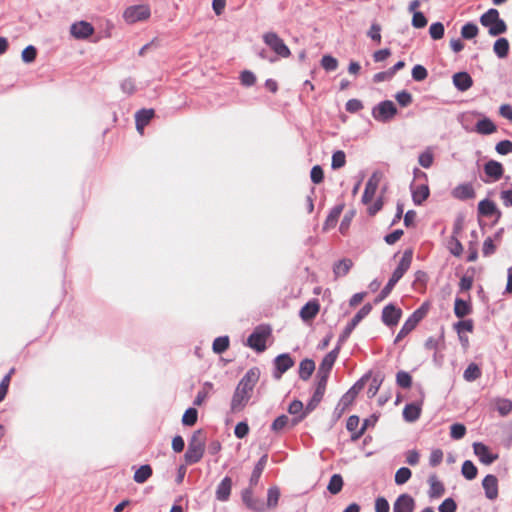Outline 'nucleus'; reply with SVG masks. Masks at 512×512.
Here are the masks:
<instances>
[{
  "mask_svg": "<svg viewBox=\"0 0 512 512\" xmlns=\"http://www.w3.org/2000/svg\"><path fill=\"white\" fill-rule=\"evenodd\" d=\"M412 257H413V251L411 249H407L404 251L397 267L394 269L390 279L386 283V285L383 287V289L380 291L378 296L375 299V302H381L384 299H386L397 282L404 276V274L407 272V270L410 268L412 263Z\"/></svg>",
  "mask_w": 512,
  "mask_h": 512,
  "instance_id": "nucleus-1",
  "label": "nucleus"
},
{
  "mask_svg": "<svg viewBox=\"0 0 512 512\" xmlns=\"http://www.w3.org/2000/svg\"><path fill=\"white\" fill-rule=\"evenodd\" d=\"M206 436L202 429L193 432L188 442L187 450L184 454L186 465L198 463L205 452Z\"/></svg>",
  "mask_w": 512,
  "mask_h": 512,
  "instance_id": "nucleus-2",
  "label": "nucleus"
},
{
  "mask_svg": "<svg viewBox=\"0 0 512 512\" xmlns=\"http://www.w3.org/2000/svg\"><path fill=\"white\" fill-rule=\"evenodd\" d=\"M367 378L368 375H364L345 394L342 395L333 412L336 419H339L345 410L354 402L358 393L363 389Z\"/></svg>",
  "mask_w": 512,
  "mask_h": 512,
  "instance_id": "nucleus-3",
  "label": "nucleus"
},
{
  "mask_svg": "<svg viewBox=\"0 0 512 512\" xmlns=\"http://www.w3.org/2000/svg\"><path fill=\"white\" fill-rule=\"evenodd\" d=\"M271 334L269 325H259L247 338V346L257 352H263L266 349V340Z\"/></svg>",
  "mask_w": 512,
  "mask_h": 512,
  "instance_id": "nucleus-4",
  "label": "nucleus"
},
{
  "mask_svg": "<svg viewBox=\"0 0 512 512\" xmlns=\"http://www.w3.org/2000/svg\"><path fill=\"white\" fill-rule=\"evenodd\" d=\"M397 112V107L393 101L384 100L373 107L372 117L378 122L388 123L396 116Z\"/></svg>",
  "mask_w": 512,
  "mask_h": 512,
  "instance_id": "nucleus-5",
  "label": "nucleus"
},
{
  "mask_svg": "<svg viewBox=\"0 0 512 512\" xmlns=\"http://www.w3.org/2000/svg\"><path fill=\"white\" fill-rule=\"evenodd\" d=\"M263 41L279 57L287 58L291 55L288 46L275 32L265 33L263 35Z\"/></svg>",
  "mask_w": 512,
  "mask_h": 512,
  "instance_id": "nucleus-6",
  "label": "nucleus"
},
{
  "mask_svg": "<svg viewBox=\"0 0 512 512\" xmlns=\"http://www.w3.org/2000/svg\"><path fill=\"white\" fill-rule=\"evenodd\" d=\"M372 305L366 303L363 307L353 316L350 322L345 326L339 336V344H343L350 336L356 326L371 312Z\"/></svg>",
  "mask_w": 512,
  "mask_h": 512,
  "instance_id": "nucleus-7",
  "label": "nucleus"
},
{
  "mask_svg": "<svg viewBox=\"0 0 512 512\" xmlns=\"http://www.w3.org/2000/svg\"><path fill=\"white\" fill-rule=\"evenodd\" d=\"M252 390L238 383L231 400V411H241L249 402L252 396Z\"/></svg>",
  "mask_w": 512,
  "mask_h": 512,
  "instance_id": "nucleus-8",
  "label": "nucleus"
},
{
  "mask_svg": "<svg viewBox=\"0 0 512 512\" xmlns=\"http://www.w3.org/2000/svg\"><path fill=\"white\" fill-rule=\"evenodd\" d=\"M150 16V8L146 5H134L125 9L123 18L129 24L143 21Z\"/></svg>",
  "mask_w": 512,
  "mask_h": 512,
  "instance_id": "nucleus-9",
  "label": "nucleus"
},
{
  "mask_svg": "<svg viewBox=\"0 0 512 512\" xmlns=\"http://www.w3.org/2000/svg\"><path fill=\"white\" fill-rule=\"evenodd\" d=\"M295 364L294 359L289 353H282L275 357L273 360L274 370L273 378L276 380L281 379L282 375L287 372Z\"/></svg>",
  "mask_w": 512,
  "mask_h": 512,
  "instance_id": "nucleus-10",
  "label": "nucleus"
},
{
  "mask_svg": "<svg viewBox=\"0 0 512 512\" xmlns=\"http://www.w3.org/2000/svg\"><path fill=\"white\" fill-rule=\"evenodd\" d=\"M401 316L402 310L393 303H389L382 310L381 320L386 326L393 327L398 324Z\"/></svg>",
  "mask_w": 512,
  "mask_h": 512,
  "instance_id": "nucleus-11",
  "label": "nucleus"
},
{
  "mask_svg": "<svg viewBox=\"0 0 512 512\" xmlns=\"http://www.w3.org/2000/svg\"><path fill=\"white\" fill-rule=\"evenodd\" d=\"M241 498L248 509L254 512H264L265 503L261 499L253 496L251 486L242 491Z\"/></svg>",
  "mask_w": 512,
  "mask_h": 512,
  "instance_id": "nucleus-12",
  "label": "nucleus"
},
{
  "mask_svg": "<svg viewBox=\"0 0 512 512\" xmlns=\"http://www.w3.org/2000/svg\"><path fill=\"white\" fill-rule=\"evenodd\" d=\"M288 412L294 417L291 419V427H295L310 413H306V406L300 400H293L288 407Z\"/></svg>",
  "mask_w": 512,
  "mask_h": 512,
  "instance_id": "nucleus-13",
  "label": "nucleus"
},
{
  "mask_svg": "<svg viewBox=\"0 0 512 512\" xmlns=\"http://www.w3.org/2000/svg\"><path fill=\"white\" fill-rule=\"evenodd\" d=\"M326 386H327V383L315 380V390H314L312 397L306 404V413L313 412L316 409V407L319 405V403L322 401L323 396L326 391Z\"/></svg>",
  "mask_w": 512,
  "mask_h": 512,
  "instance_id": "nucleus-14",
  "label": "nucleus"
},
{
  "mask_svg": "<svg viewBox=\"0 0 512 512\" xmlns=\"http://www.w3.org/2000/svg\"><path fill=\"white\" fill-rule=\"evenodd\" d=\"M478 214L484 217L495 216V222L499 221L502 216L501 211L498 209L496 204L489 199L481 200L478 203Z\"/></svg>",
  "mask_w": 512,
  "mask_h": 512,
  "instance_id": "nucleus-15",
  "label": "nucleus"
},
{
  "mask_svg": "<svg viewBox=\"0 0 512 512\" xmlns=\"http://www.w3.org/2000/svg\"><path fill=\"white\" fill-rule=\"evenodd\" d=\"M70 33L76 39H86L94 33V27L89 22L79 21L71 25Z\"/></svg>",
  "mask_w": 512,
  "mask_h": 512,
  "instance_id": "nucleus-16",
  "label": "nucleus"
},
{
  "mask_svg": "<svg viewBox=\"0 0 512 512\" xmlns=\"http://www.w3.org/2000/svg\"><path fill=\"white\" fill-rule=\"evenodd\" d=\"M380 178V175L377 172H374L368 179L362 195V202L364 204H368L373 200L380 183Z\"/></svg>",
  "mask_w": 512,
  "mask_h": 512,
  "instance_id": "nucleus-17",
  "label": "nucleus"
},
{
  "mask_svg": "<svg viewBox=\"0 0 512 512\" xmlns=\"http://www.w3.org/2000/svg\"><path fill=\"white\" fill-rule=\"evenodd\" d=\"M415 509V500L407 493L398 496L393 504V512H413Z\"/></svg>",
  "mask_w": 512,
  "mask_h": 512,
  "instance_id": "nucleus-18",
  "label": "nucleus"
},
{
  "mask_svg": "<svg viewBox=\"0 0 512 512\" xmlns=\"http://www.w3.org/2000/svg\"><path fill=\"white\" fill-rule=\"evenodd\" d=\"M473 450L475 455L485 465L492 464L498 458L497 454H492L489 448L481 442H475L473 444Z\"/></svg>",
  "mask_w": 512,
  "mask_h": 512,
  "instance_id": "nucleus-19",
  "label": "nucleus"
},
{
  "mask_svg": "<svg viewBox=\"0 0 512 512\" xmlns=\"http://www.w3.org/2000/svg\"><path fill=\"white\" fill-rule=\"evenodd\" d=\"M482 487L487 499L495 500L498 497V479L495 475H486L482 480Z\"/></svg>",
  "mask_w": 512,
  "mask_h": 512,
  "instance_id": "nucleus-20",
  "label": "nucleus"
},
{
  "mask_svg": "<svg viewBox=\"0 0 512 512\" xmlns=\"http://www.w3.org/2000/svg\"><path fill=\"white\" fill-rule=\"evenodd\" d=\"M422 401L420 402H412L405 405L403 409V418L408 423H413L417 421L421 416L422 411Z\"/></svg>",
  "mask_w": 512,
  "mask_h": 512,
  "instance_id": "nucleus-21",
  "label": "nucleus"
},
{
  "mask_svg": "<svg viewBox=\"0 0 512 512\" xmlns=\"http://www.w3.org/2000/svg\"><path fill=\"white\" fill-rule=\"evenodd\" d=\"M232 489V479L229 476L224 477L218 484L215 497L218 501L226 502L229 500Z\"/></svg>",
  "mask_w": 512,
  "mask_h": 512,
  "instance_id": "nucleus-22",
  "label": "nucleus"
},
{
  "mask_svg": "<svg viewBox=\"0 0 512 512\" xmlns=\"http://www.w3.org/2000/svg\"><path fill=\"white\" fill-rule=\"evenodd\" d=\"M452 196L458 200H468L475 197V190L471 183H462L457 185L451 192Z\"/></svg>",
  "mask_w": 512,
  "mask_h": 512,
  "instance_id": "nucleus-23",
  "label": "nucleus"
},
{
  "mask_svg": "<svg viewBox=\"0 0 512 512\" xmlns=\"http://www.w3.org/2000/svg\"><path fill=\"white\" fill-rule=\"evenodd\" d=\"M484 172L493 181H498L504 174V168L500 162L489 160L484 164Z\"/></svg>",
  "mask_w": 512,
  "mask_h": 512,
  "instance_id": "nucleus-24",
  "label": "nucleus"
},
{
  "mask_svg": "<svg viewBox=\"0 0 512 512\" xmlns=\"http://www.w3.org/2000/svg\"><path fill=\"white\" fill-rule=\"evenodd\" d=\"M454 86L461 92L467 91L473 85V79L467 72H457L452 77Z\"/></svg>",
  "mask_w": 512,
  "mask_h": 512,
  "instance_id": "nucleus-25",
  "label": "nucleus"
},
{
  "mask_svg": "<svg viewBox=\"0 0 512 512\" xmlns=\"http://www.w3.org/2000/svg\"><path fill=\"white\" fill-rule=\"evenodd\" d=\"M410 188L412 200L415 205H421L429 197L430 191L427 184H420L417 186L411 184Z\"/></svg>",
  "mask_w": 512,
  "mask_h": 512,
  "instance_id": "nucleus-26",
  "label": "nucleus"
},
{
  "mask_svg": "<svg viewBox=\"0 0 512 512\" xmlns=\"http://www.w3.org/2000/svg\"><path fill=\"white\" fill-rule=\"evenodd\" d=\"M334 364L335 362L333 360H329L327 357L324 356L318 367L315 380L328 383V378Z\"/></svg>",
  "mask_w": 512,
  "mask_h": 512,
  "instance_id": "nucleus-27",
  "label": "nucleus"
},
{
  "mask_svg": "<svg viewBox=\"0 0 512 512\" xmlns=\"http://www.w3.org/2000/svg\"><path fill=\"white\" fill-rule=\"evenodd\" d=\"M320 309L318 300L314 299L307 302L300 310V317L304 321H309L316 317Z\"/></svg>",
  "mask_w": 512,
  "mask_h": 512,
  "instance_id": "nucleus-28",
  "label": "nucleus"
},
{
  "mask_svg": "<svg viewBox=\"0 0 512 512\" xmlns=\"http://www.w3.org/2000/svg\"><path fill=\"white\" fill-rule=\"evenodd\" d=\"M260 378V370L257 367L250 368L244 376L240 379L239 383L253 391L255 385Z\"/></svg>",
  "mask_w": 512,
  "mask_h": 512,
  "instance_id": "nucleus-29",
  "label": "nucleus"
},
{
  "mask_svg": "<svg viewBox=\"0 0 512 512\" xmlns=\"http://www.w3.org/2000/svg\"><path fill=\"white\" fill-rule=\"evenodd\" d=\"M267 460L268 455L264 454L260 457L256 465L254 466V469L249 479V484L251 487L256 486L258 484L261 474L267 464Z\"/></svg>",
  "mask_w": 512,
  "mask_h": 512,
  "instance_id": "nucleus-30",
  "label": "nucleus"
},
{
  "mask_svg": "<svg viewBox=\"0 0 512 512\" xmlns=\"http://www.w3.org/2000/svg\"><path fill=\"white\" fill-rule=\"evenodd\" d=\"M472 312V306L468 300L456 298L454 302V314L457 318L462 319Z\"/></svg>",
  "mask_w": 512,
  "mask_h": 512,
  "instance_id": "nucleus-31",
  "label": "nucleus"
},
{
  "mask_svg": "<svg viewBox=\"0 0 512 512\" xmlns=\"http://www.w3.org/2000/svg\"><path fill=\"white\" fill-rule=\"evenodd\" d=\"M353 266V261L349 258H343L333 265V273L335 278L346 276Z\"/></svg>",
  "mask_w": 512,
  "mask_h": 512,
  "instance_id": "nucleus-32",
  "label": "nucleus"
},
{
  "mask_svg": "<svg viewBox=\"0 0 512 512\" xmlns=\"http://www.w3.org/2000/svg\"><path fill=\"white\" fill-rule=\"evenodd\" d=\"M428 483L430 485L429 489V497L430 498H439L445 492V487L441 481L438 480L435 474H432L428 478Z\"/></svg>",
  "mask_w": 512,
  "mask_h": 512,
  "instance_id": "nucleus-33",
  "label": "nucleus"
},
{
  "mask_svg": "<svg viewBox=\"0 0 512 512\" xmlns=\"http://www.w3.org/2000/svg\"><path fill=\"white\" fill-rule=\"evenodd\" d=\"M315 370V362L312 359L305 358L299 364V378L307 381Z\"/></svg>",
  "mask_w": 512,
  "mask_h": 512,
  "instance_id": "nucleus-34",
  "label": "nucleus"
},
{
  "mask_svg": "<svg viewBox=\"0 0 512 512\" xmlns=\"http://www.w3.org/2000/svg\"><path fill=\"white\" fill-rule=\"evenodd\" d=\"M343 208H344V204H339V205L334 206L330 210V212L325 220V223L323 225L324 230H328L336 225L338 218L343 211Z\"/></svg>",
  "mask_w": 512,
  "mask_h": 512,
  "instance_id": "nucleus-35",
  "label": "nucleus"
},
{
  "mask_svg": "<svg viewBox=\"0 0 512 512\" xmlns=\"http://www.w3.org/2000/svg\"><path fill=\"white\" fill-rule=\"evenodd\" d=\"M496 130V125L487 117L479 120L475 127V131L481 135H490Z\"/></svg>",
  "mask_w": 512,
  "mask_h": 512,
  "instance_id": "nucleus-36",
  "label": "nucleus"
},
{
  "mask_svg": "<svg viewBox=\"0 0 512 512\" xmlns=\"http://www.w3.org/2000/svg\"><path fill=\"white\" fill-rule=\"evenodd\" d=\"M286 428H292L291 427V419L285 414H282L278 416L271 424V431L274 433H280Z\"/></svg>",
  "mask_w": 512,
  "mask_h": 512,
  "instance_id": "nucleus-37",
  "label": "nucleus"
},
{
  "mask_svg": "<svg viewBox=\"0 0 512 512\" xmlns=\"http://www.w3.org/2000/svg\"><path fill=\"white\" fill-rule=\"evenodd\" d=\"M152 468L148 464L141 465L134 473L133 479L136 483L146 482L152 475Z\"/></svg>",
  "mask_w": 512,
  "mask_h": 512,
  "instance_id": "nucleus-38",
  "label": "nucleus"
},
{
  "mask_svg": "<svg viewBox=\"0 0 512 512\" xmlns=\"http://www.w3.org/2000/svg\"><path fill=\"white\" fill-rule=\"evenodd\" d=\"M500 15L497 9L490 8L480 16V23L484 27H490L499 19Z\"/></svg>",
  "mask_w": 512,
  "mask_h": 512,
  "instance_id": "nucleus-39",
  "label": "nucleus"
},
{
  "mask_svg": "<svg viewBox=\"0 0 512 512\" xmlns=\"http://www.w3.org/2000/svg\"><path fill=\"white\" fill-rule=\"evenodd\" d=\"M494 53L499 58H505L507 57L509 53V42L506 38H498L493 46Z\"/></svg>",
  "mask_w": 512,
  "mask_h": 512,
  "instance_id": "nucleus-40",
  "label": "nucleus"
},
{
  "mask_svg": "<svg viewBox=\"0 0 512 512\" xmlns=\"http://www.w3.org/2000/svg\"><path fill=\"white\" fill-rule=\"evenodd\" d=\"M481 375H482V371L479 368V366L475 363H470L463 373V378L467 382H473V381L477 380L478 378H480Z\"/></svg>",
  "mask_w": 512,
  "mask_h": 512,
  "instance_id": "nucleus-41",
  "label": "nucleus"
},
{
  "mask_svg": "<svg viewBox=\"0 0 512 512\" xmlns=\"http://www.w3.org/2000/svg\"><path fill=\"white\" fill-rule=\"evenodd\" d=\"M343 478L340 474H333L329 480L327 490L333 494H338L343 488Z\"/></svg>",
  "mask_w": 512,
  "mask_h": 512,
  "instance_id": "nucleus-42",
  "label": "nucleus"
},
{
  "mask_svg": "<svg viewBox=\"0 0 512 512\" xmlns=\"http://www.w3.org/2000/svg\"><path fill=\"white\" fill-rule=\"evenodd\" d=\"M377 421H378V417L376 415H372L369 418H366L363 421L362 427L357 432H354L353 434H351V440L357 441L364 434V432L369 427H373Z\"/></svg>",
  "mask_w": 512,
  "mask_h": 512,
  "instance_id": "nucleus-43",
  "label": "nucleus"
},
{
  "mask_svg": "<svg viewBox=\"0 0 512 512\" xmlns=\"http://www.w3.org/2000/svg\"><path fill=\"white\" fill-rule=\"evenodd\" d=\"M429 310V304L423 303L418 309H416L409 317L408 320L413 323L416 327L418 323L427 315Z\"/></svg>",
  "mask_w": 512,
  "mask_h": 512,
  "instance_id": "nucleus-44",
  "label": "nucleus"
},
{
  "mask_svg": "<svg viewBox=\"0 0 512 512\" xmlns=\"http://www.w3.org/2000/svg\"><path fill=\"white\" fill-rule=\"evenodd\" d=\"M429 310V304L423 303L418 309H416L409 317L408 320L413 323L416 327L418 323L427 315Z\"/></svg>",
  "mask_w": 512,
  "mask_h": 512,
  "instance_id": "nucleus-45",
  "label": "nucleus"
},
{
  "mask_svg": "<svg viewBox=\"0 0 512 512\" xmlns=\"http://www.w3.org/2000/svg\"><path fill=\"white\" fill-rule=\"evenodd\" d=\"M478 32V26L473 22H468L461 28V37L466 40H471L478 35Z\"/></svg>",
  "mask_w": 512,
  "mask_h": 512,
  "instance_id": "nucleus-46",
  "label": "nucleus"
},
{
  "mask_svg": "<svg viewBox=\"0 0 512 512\" xmlns=\"http://www.w3.org/2000/svg\"><path fill=\"white\" fill-rule=\"evenodd\" d=\"M229 337L228 336H220L214 339L212 349L216 354H222L229 348Z\"/></svg>",
  "mask_w": 512,
  "mask_h": 512,
  "instance_id": "nucleus-47",
  "label": "nucleus"
},
{
  "mask_svg": "<svg viewBox=\"0 0 512 512\" xmlns=\"http://www.w3.org/2000/svg\"><path fill=\"white\" fill-rule=\"evenodd\" d=\"M461 472H462V475L467 480H473L477 476L478 469L472 461L466 460L462 464Z\"/></svg>",
  "mask_w": 512,
  "mask_h": 512,
  "instance_id": "nucleus-48",
  "label": "nucleus"
},
{
  "mask_svg": "<svg viewBox=\"0 0 512 512\" xmlns=\"http://www.w3.org/2000/svg\"><path fill=\"white\" fill-rule=\"evenodd\" d=\"M279 498H280L279 488L276 486L270 487L267 491V502H266L265 506H267L268 508L277 507Z\"/></svg>",
  "mask_w": 512,
  "mask_h": 512,
  "instance_id": "nucleus-49",
  "label": "nucleus"
},
{
  "mask_svg": "<svg viewBox=\"0 0 512 512\" xmlns=\"http://www.w3.org/2000/svg\"><path fill=\"white\" fill-rule=\"evenodd\" d=\"M396 384L403 389H408L412 386V376L401 370L396 374Z\"/></svg>",
  "mask_w": 512,
  "mask_h": 512,
  "instance_id": "nucleus-50",
  "label": "nucleus"
},
{
  "mask_svg": "<svg viewBox=\"0 0 512 512\" xmlns=\"http://www.w3.org/2000/svg\"><path fill=\"white\" fill-rule=\"evenodd\" d=\"M412 472L407 467H401L399 468L395 473V483L397 485H403L411 478Z\"/></svg>",
  "mask_w": 512,
  "mask_h": 512,
  "instance_id": "nucleus-51",
  "label": "nucleus"
},
{
  "mask_svg": "<svg viewBox=\"0 0 512 512\" xmlns=\"http://www.w3.org/2000/svg\"><path fill=\"white\" fill-rule=\"evenodd\" d=\"M198 419V411L197 409L190 407L188 408L182 417V423L185 426H193Z\"/></svg>",
  "mask_w": 512,
  "mask_h": 512,
  "instance_id": "nucleus-52",
  "label": "nucleus"
},
{
  "mask_svg": "<svg viewBox=\"0 0 512 512\" xmlns=\"http://www.w3.org/2000/svg\"><path fill=\"white\" fill-rule=\"evenodd\" d=\"M507 31V25L503 19H499L490 27L488 33L490 36H499Z\"/></svg>",
  "mask_w": 512,
  "mask_h": 512,
  "instance_id": "nucleus-53",
  "label": "nucleus"
},
{
  "mask_svg": "<svg viewBox=\"0 0 512 512\" xmlns=\"http://www.w3.org/2000/svg\"><path fill=\"white\" fill-rule=\"evenodd\" d=\"M321 66L327 72L335 71L338 68V60L331 55H324L321 59Z\"/></svg>",
  "mask_w": 512,
  "mask_h": 512,
  "instance_id": "nucleus-54",
  "label": "nucleus"
},
{
  "mask_svg": "<svg viewBox=\"0 0 512 512\" xmlns=\"http://www.w3.org/2000/svg\"><path fill=\"white\" fill-rule=\"evenodd\" d=\"M346 163V155L342 150H337L332 155L331 167L336 170L342 168Z\"/></svg>",
  "mask_w": 512,
  "mask_h": 512,
  "instance_id": "nucleus-55",
  "label": "nucleus"
},
{
  "mask_svg": "<svg viewBox=\"0 0 512 512\" xmlns=\"http://www.w3.org/2000/svg\"><path fill=\"white\" fill-rule=\"evenodd\" d=\"M153 116H154L153 109L143 108L136 112L135 122H141V123H144L147 125L149 123V121L153 118Z\"/></svg>",
  "mask_w": 512,
  "mask_h": 512,
  "instance_id": "nucleus-56",
  "label": "nucleus"
},
{
  "mask_svg": "<svg viewBox=\"0 0 512 512\" xmlns=\"http://www.w3.org/2000/svg\"><path fill=\"white\" fill-rule=\"evenodd\" d=\"M473 320L467 319V320H461L454 324V328L457 331L460 340H462L461 333L463 331L472 332L473 331Z\"/></svg>",
  "mask_w": 512,
  "mask_h": 512,
  "instance_id": "nucleus-57",
  "label": "nucleus"
},
{
  "mask_svg": "<svg viewBox=\"0 0 512 512\" xmlns=\"http://www.w3.org/2000/svg\"><path fill=\"white\" fill-rule=\"evenodd\" d=\"M444 25L441 22H435L430 25L429 34L433 40H439L444 36Z\"/></svg>",
  "mask_w": 512,
  "mask_h": 512,
  "instance_id": "nucleus-58",
  "label": "nucleus"
},
{
  "mask_svg": "<svg viewBox=\"0 0 512 512\" xmlns=\"http://www.w3.org/2000/svg\"><path fill=\"white\" fill-rule=\"evenodd\" d=\"M37 57V49L33 45L25 47L21 53V58L24 63H32Z\"/></svg>",
  "mask_w": 512,
  "mask_h": 512,
  "instance_id": "nucleus-59",
  "label": "nucleus"
},
{
  "mask_svg": "<svg viewBox=\"0 0 512 512\" xmlns=\"http://www.w3.org/2000/svg\"><path fill=\"white\" fill-rule=\"evenodd\" d=\"M466 434V427L463 424L455 423L450 427V436L452 439H462Z\"/></svg>",
  "mask_w": 512,
  "mask_h": 512,
  "instance_id": "nucleus-60",
  "label": "nucleus"
},
{
  "mask_svg": "<svg viewBox=\"0 0 512 512\" xmlns=\"http://www.w3.org/2000/svg\"><path fill=\"white\" fill-rule=\"evenodd\" d=\"M427 76H428L427 69L423 65L417 64L412 68L413 80L420 82V81L425 80L427 78Z\"/></svg>",
  "mask_w": 512,
  "mask_h": 512,
  "instance_id": "nucleus-61",
  "label": "nucleus"
},
{
  "mask_svg": "<svg viewBox=\"0 0 512 512\" xmlns=\"http://www.w3.org/2000/svg\"><path fill=\"white\" fill-rule=\"evenodd\" d=\"M395 98L401 107L409 106L412 101V95L406 90L400 91L395 95Z\"/></svg>",
  "mask_w": 512,
  "mask_h": 512,
  "instance_id": "nucleus-62",
  "label": "nucleus"
},
{
  "mask_svg": "<svg viewBox=\"0 0 512 512\" xmlns=\"http://www.w3.org/2000/svg\"><path fill=\"white\" fill-rule=\"evenodd\" d=\"M495 150L500 155H508L512 153V141L502 140L495 146Z\"/></svg>",
  "mask_w": 512,
  "mask_h": 512,
  "instance_id": "nucleus-63",
  "label": "nucleus"
},
{
  "mask_svg": "<svg viewBox=\"0 0 512 512\" xmlns=\"http://www.w3.org/2000/svg\"><path fill=\"white\" fill-rule=\"evenodd\" d=\"M457 504L451 497L446 498L438 507L439 512H456Z\"/></svg>",
  "mask_w": 512,
  "mask_h": 512,
  "instance_id": "nucleus-64",
  "label": "nucleus"
}]
</instances>
